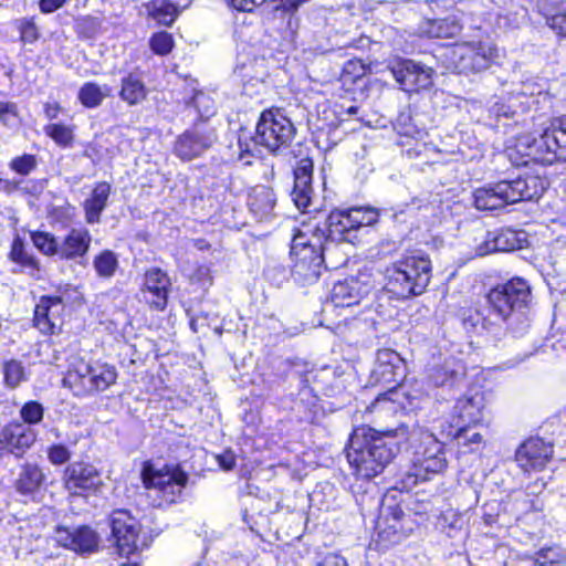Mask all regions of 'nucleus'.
Wrapping results in <instances>:
<instances>
[{"label": "nucleus", "instance_id": "22", "mask_svg": "<svg viewBox=\"0 0 566 566\" xmlns=\"http://www.w3.org/2000/svg\"><path fill=\"white\" fill-rule=\"evenodd\" d=\"M484 396L475 391L459 398L453 407L452 427L476 426L483 420Z\"/></svg>", "mask_w": 566, "mask_h": 566}, {"label": "nucleus", "instance_id": "41", "mask_svg": "<svg viewBox=\"0 0 566 566\" xmlns=\"http://www.w3.org/2000/svg\"><path fill=\"white\" fill-rule=\"evenodd\" d=\"M4 384L7 387L14 389L21 382L27 380V373L23 364L17 359L4 361L3 367Z\"/></svg>", "mask_w": 566, "mask_h": 566}, {"label": "nucleus", "instance_id": "34", "mask_svg": "<svg viewBox=\"0 0 566 566\" xmlns=\"http://www.w3.org/2000/svg\"><path fill=\"white\" fill-rule=\"evenodd\" d=\"M60 297H42L34 310V326L45 335L55 333V324L49 317V311L53 304H60Z\"/></svg>", "mask_w": 566, "mask_h": 566}, {"label": "nucleus", "instance_id": "30", "mask_svg": "<svg viewBox=\"0 0 566 566\" xmlns=\"http://www.w3.org/2000/svg\"><path fill=\"white\" fill-rule=\"evenodd\" d=\"M461 29L455 18L427 20L420 27L421 33L428 38H453L461 32Z\"/></svg>", "mask_w": 566, "mask_h": 566}, {"label": "nucleus", "instance_id": "45", "mask_svg": "<svg viewBox=\"0 0 566 566\" xmlns=\"http://www.w3.org/2000/svg\"><path fill=\"white\" fill-rule=\"evenodd\" d=\"M17 28L23 44H33L40 38V30L33 19L22 18L17 20Z\"/></svg>", "mask_w": 566, "mask_h": 566}, {"label": "nucleus", "instance_id": "36", "mask_svg": "<svg viewBox=\"0 0 566 566\" xmlns=\"http://www.w3.org/2000/svg\"><path fill=\"white\" fill-rule=\"evenodd\" d=\"M111 88L106 85L99 86L96 83H85L78 91L80 102L88 108L97 107L105 97L109 95Z\"/></svg>", "mask_w": 566, "mask_h": 566}, {"label": "nucleus", "instance_id": "25", "mask_svg": "<svg viewBox=\"0 0 566 566\" xmlns=\"http://www.w3.org/2000/svg\"><path fill=\"white\" fill-rule=\"evenodd\" d=\"M403 516L405 513L398 505H388L382 509L381 520H384V523L390 521V527L395 528L392 534L389 533L387 528H380V531L377 532L378 543L381 544L382 547L398 544L405 538L406 532L402 525Z\"/></svg>", "mask_w": 566, "mask_h": 566}, {"label": "nucleus", "instance_id": "32", "mask_svg": "<svg viewBox=\"0 0 566 566\" xmlns=\"http://www.w3.org/2000/svg\"><path fill=\"white\" fill-rule=\"evenodd\" d=\"M463 376V367L454 361H444L442 366H436L429 373V379L434 386H452Z\"/></svg>", "mask_w": 566, "mask_h": 566}, {"label": "nucleus", "instance_id": "50", "mask_svg": "<svg viewBox=\"0 0 566 566\" xmlns=\"http://www.w3.org/2000/svg\"><path fill=\"white\" fill-rule=\"evenodd\" d=\"M191 104L201 117H209L214 114V102L203 92H197L191 99Z\"/></svg>", "mask_w": 566, "mask_h": 566}, {"label": "nucleus", "instance_id": "47", "mask_svg": "<svg viewBox=\"0 0 566 566\" xmlns=\"http://www.w3.org/2000/svg\"><path fill=\"white\" fill-rule=\"evenodd\" d=\"M471 426L454 427V431H450L449 436H452L459 446H473L481 444L483 442V436L480 432L470 433Z\"/></svg>", "mask_w": 566, "mask_h": 566}, {"label": "nucleus", "instance_id": "10", "mask_svg": "<svg viewBox=\"0 0 566 566\" xmlns=\"http://www.w3.org/2000/svg\"><path fill=\"white\" fill-rule=\"evenodd\" d=\"M551 127H546L538 136L524 134L516 138L515 147L520 154L542 164L566 160V154L558 150Z\"/></svg>", "mask_w": 566, "mask_h": 566}, {"label": "nucleus", "instance_id": "48", "mask_svg": "<svg viewBox=\"0 0 566 566\" xmlns=\"http://www.w3.org/2000/svg\"><path fill=\"white\" fill-rule=\"evenodd\" d=\"M149 45L154 53L158 55H166L171 51L174 40L170 33L160 31L150 38Z\"/></svg>", "mask_w": 566, "mask_h": 566}, {"label": "nucleus", "instance_id": "59", "mask_svg": "<svg viewBox=\"0 0 566 566\" xmlns=\"http://www.w3.org/2000/svg\"><path fill=\"white\" fill-rule=\"evenodd\" d=\"M542 93V87L538 84L532 82H525L522 84L521 94L525 96H534Z\"/></svg>", "mask_w": 566, "mask_h": 566}, {"label": "nucleus", "instance_id": "26", "mask_svg": "<svg viewBox=\"0 0 566 566\" xmlns=\"http://www.w3.org/2000/svg\"><path fill=\"white\" fill-rule=\"evenodd\" d=\"M111 190V185L105 181L97 182L94 186L90 197L83 202L86 223L96 224L101 222V216L107 207Z\"/></svg>", "mask_w": 566, "mask_h": 566}, {"label": "nucleus", "instance_id": "11", "mask_svg": "<svg viewBox=\"0 0 566 566\" xmlns=\"http://www.w3.org/2000/svg\"><path fill=\"white\" fill-rule=\"evenodd\" d=\"M390 71L405 92L418 93L433 85V69L413 60H399L392 64Z\"/></svg>", "mask_w": 566, "mask_h": 566}, {"label": "nucleus", "instance_id": "3", "mask_svg": "<svg viewBox=\"0 0 566 566\" xmlns=\"http://www.w3.org/2000/svg\"><path fill=\"white\" fill-rule=\"evenodd\" d=\"M295 136V127L280 109H266L262 112L255 127V135L250 142L239 137V159L250 165V157L254 156L258 146H262L272 154L280 153L290 146Z\"/></svg>", "mask_w": 566, "mask_h": 566}, {"label": "nucleus", "instance_id": "44", "mask_svg": "<svg viewBox=\"0 0 566 566\" xmlns=\"http://www.w3.org/2000/svg\"><path fill=\"white\" fill-rule=\"evenodd\" d=\"M20 423H25L31 427L40 423L43 420L44 408L43 406L34 400L25 402L20 409Z\"/></svg>", "mask_w": 566, "mask_h": 566}, {"label": "nucleus", "instance_id": "19", "mask_svg": "<svg viewBox=\"0 0 566 566\" xmlns=\"http://www.w3.org/2000/svg\"><path fill=\"white\" fill-rule=\"evenodd\" d=\"M528 295V285H495L488 293V301L502 319H505L511 313L523 305Z\"/></svg>", "mask_w": 566, "mask_h": 566}, {"label": "nucleus", "instance_id": "46", "mask_svg": "<svg viewBox=\"0 0 566 566\" xmlns=\"http://www.w3.org/2000/svg\"><path fill=\"white\" fill-rule=\"evenodd\" d=\"M9 167L21 176H28L38 167V159L35 155L24 154L22 156L14 157L9 163Z\"/></svg>", "mask_w": 566, "mask_h": 566}, {"label": "nucleus", "instance_id": "31", "mask_svg": "<svg viewBox=\"0 0 566 566\" xmlns=\"http://www.w3.org/2000/svg\"><path fill=\"white\" fill-rule=\"evenodd\" d=\"M147 96L143 80L135 73H128L122 78L119 97L129 105H137Z\"/></svg>", "mask_w": 566, "mask_h": 566}, {"label": "nucleus", "instance_id": "8", "mask_svg": "<svg viewBox=\"0 0 566 566\" xmlns=\"http://www.w3.org/2000/svg\"><path fill=\"white\" fill-rule=\"evenodd\" d=\"M143 482L147 489L157 490L167 503L176 502L188 482V474L179 467L155 470L147 467L142 473Z\"/></svg>", "mask_w": 566, "mask_h": 566}, {"label": "nucleus", "instance_id": "14", "mask_svg": "<svg viewBox=\"0 0 566 566\" xmlns=\"http://www.w3.org/2000/svg\"><path fill=\"white\" fill-rule=\"evenodd\" d=\"M213 129L196 125L179 135L174 145V154L184 161L202 156L216 142Z\"/></svg>", "mask_w": 566, "mask_h": 566}, {"label": "nucleus", "instance_id": "60", "mask_svg": "<svg viewBox=\"0 0 566 566\" xmlns=\"http://www.w3.org/2000/svg\"><path fill=\"white\" fill-rule=\"evenodd\" d=\"M322 566H347L344 557L333 554L325 557Z\"/></svg>", "mask_w": 566, "mask_h": 566}, {"label": "nucleus", "instance_id": "18", "mask_svg": "<svg viewBox=\"0 0 566 566\" xmlns=\"http://www.w3.org/2000/svg\"><path fill=\"white\" fill-rule=\"evenodd\" d=\"M64 486L72 495H83L101 484V476L94 465L83 462L70 464L63 475Z\"/></svg>", "mask_w": 566, "mask_h": 566}, {"label": "nucleus", "instance_id": "43", "mask_svg": "<svg viewBox=\"0 0 566 566\" xmlns=\"http://www.w3.org/2000/svg\"><path fill=\"white\" fill-rule=\"evenodd\" d=\"M167 290L165 285H145L142 289V295L153 308L163 311L167 305Z\"/></svg>", "mask_w": 566, "mask_h": 566}, {"label": "nucleus", "instance_id": "16", "mask_svg": "<svg viewBox=\"0 0 566 566\" xmlns=\"http://www.w3.org/2000/svg\"><path fill=\"white\" fill-rule=\"evenodd\" d=\"M479 239L475 245V255L484 256L492 252H509L523 248L526 241L524 233L511 229H502L497 231H485L479 229Z\"/></svg>", "mask_w": 566, "mask_h": 566}, {"label": "nucleus", "instance_id": "21", "mask_svg": "<svg viewBox=\"0 0 566 566\" xmlns=\"http://www.w3.org/2000/svg\"><path fill=\"white\" fill-rule=\"evenodd\" d=\"M403 375V359L397 352L389 348H382L377 352L376 366L373 370V377L376 381L387 385L398 384Z\"/></svg>", "mask_w": 566, "mask_h": 566}, {"label": "nucleus", "instance_id": "54", "mask_svg": "<svg viewBox=\"0 0 566 566\" xmlns=\"http://www.w3.org/2000/svg\"><path fill=\"white\" fill-rule=\"evenodd\" d=\"M217 461L223 470L230 471L235 467V454L231 450H226L217 455Z\"/></svg>", "mask_w": 566, "mask_h": 566}, {"label": "nucleus", "instance_id": "29", "mask_svg": "<svg viewBox=\"0 0 566 566\" xmlns=\"http://www.w3.org/2000/svg\"><path fill=\"white\" fill-rule=\"evenodd\" d=\"M143 7L148 18L166 27H170L180 13L178 7L168 0H151Z\"/></svg>", "mask_w": 566, "mask_h": 566}, {"label": "nucleus", "instance_id": "35", "mask_svg": "<svg viewBox=\"0 0 566 566\" xmlns=\"http://www.w3.org/2000/svg\"><path fill=\"white\" fill-rule=\"evenodd\" d=\"M10 258L13 262L20 264L25 271H28L32 277L41 280V276L39 275L40 269L38 266V261L25 251L23 241L19 237H17L12 242Z\"/></svg>", "mask_w": 566, "mask_h": 566}, {"label": "nucleus", "instance_id": "17", "mask_svg": "<svg viewBox=\"0 0 566 566\" xmlns=\"http://www.w3.org/2000/svg\"><path fill=\"white\" fill-rule=\"evenodd\" d=\"M36 431L20 423V421H11L0 430V450L21 458L36 441Z\"/></svg>", "mask_w": 566, "mask_h": 566}, {"label": "nucleus", "instance_id": "13", "mask_svg": "<svg viewBox=\"0 0 566 566\" xmlns=\"http://www.w3.org/2000/svg\"><path fill=\"white\" fill-rule=\"evenodd\" d=\"M109 521L119 555L129 556L135 553L140 532L138 520L127 510L118 509L112 512Z\"/></svg>", "mask_w": 566, "mask_h": 566}, {"label": "nucleus", "instance_id": "62", "mask_svg": "<svg viewBox=\"0 0 566 566\" xmlns=\"http://www.w3.org/2000/svg\"><path fill=\"white\" fill-rule=\"evenodd\" d=\"M12 189H13V186L10 180L0 178V192L4 191V192L9 193L12 191Z\"/></svg>", "mask_w": 566, "mask_h": 566}, {"label": "nucleus", "instance_id": "9", "mask_svg": "<svg viewBox=\"0 0 566 566\" xmlns=\"http://www.w3.org/2000/svg\"><path fill=\"white\" fill-rule=\"evenodd\" d=\"M377 218V211L371 208L354 207L347 210H334L327 218L329 235H337L338 240L350 242L353 231L371 226Z\"/></svg>", "mask_w": 566, "mask_h": 566}, {"label": "nucleus", "instance_id": "24", "mask_svg": "<svg viewBox=\"0 0 566 566\" xmlns=\"http://www.w3.org/2000/svg\"><path fill=\"white\" fill-rule=\"evenodd\" d=\"M313 161L311 159L300 160L294 170V188L292 197L300 209L310 206L313 188H312Z\"/></svg>", "mask_w": 566, "mask_h": 566}, {"label": "nucleus", "instance_id": "2", "mask_svg": "<svg viewBox=\"0 0 566 566\" xmlns=\"http://www.w3.org/2000/svg\"><path fill=\"white\" fill-rule=\"evenodd\" d=\"M545 186L538 176L526 175L511 180L489 184L473 191V203L479 210H495L520 201L538 199Z\"/></svg>", "mask_w": 566, "mask_h": 566}, {"label": "nucleus", "instance_id": "39", "mask_svg": "<svg viewBox=\"0 0 566 566\" xmlns=\"http://www.w3.org/2000/svg\"><path fill=\"white\" fill-rule=\"evenodd\" d=\"M31 240L34 247L44 255H57L60 258V241L53 234L44 231H33L31 232Z\"/></svg>", "mask_w": 566, "mask_h": 566}, {"label": "nucleus", "instance_id": "27", "mask_svg": "<svg viewBox=\"0 0 566 566\" xmlns=\"http://www.w3.org/2000/svg\"><path fill=\"white\" fill-rule=\"evenodd\" d=\"M45 474L36 463L25 462L20 467L14 488L22 495H31L40 490Z\"/></svg>", "mask_w": 566, "mask_h": 566}, {"label": "nucleus", "instance_id": "6", "mask_svg": "<svg viewBox=\"0 0 566 566\" xmlns=\"http://www.w3.org/2000/svg\"><path fill=\"white\" fill-rule=\"evenodd\" d=\"M116 370L107 364L95 363L94 365L78 359L69 370L64 381L76 388V395H86L95 391H103L115 384Z\"/></svg>", "mask_w": 566, "mask_h": 566}, {"label": "nucleus", "instance_id": "7", "mask_svg": "<svg viewBox=\"0 0 566 566\" xmlns=\"http://www.w3.org/2000/svg\"><path fill=\"white\" fill-rule=\"evenodd\" d=\"M327 249H322L319 244H314L307 234L302 231L294 234L291 243V254L296 258L295 273L305 281L318 280L322 263L324 262L323 252Z\"/></svg>", "mask_w": 566, "mask_h": 566}, {"label": "nucleus", "instance_id": "51", "mask_svg": "<svg viewBox=\"0 0 566 566\" xmlns=\"http://www.w3.org/2000/svg\"><path fill=\"white\" fill-rule=\"evenodd\" d=\"M1 123L10 128L18 127L20 118L17 111V105L13 103H4L0 109Z\"/></svg>", "mask_w": 566, "mask_h": 566}, {"label": "nucleus", "instance_id": "58", "mask_svg": "<svg viewBox=\"0 0 566 566\" xmlns=\"http://www.w3.org/2000/svg\"><path fill=\"white\" fill-rule=\"evenodd\" d=\"M402 287V292L399 293L401 297H408L410 295H419L424 292L426 285H400Z\"/></svg>", "mask_w": 566, "mask_h": 566}, {"label": "nucleus", "instance_id": "42", "mask_svg": "<svg viewBox=\"0 0 566 566\" xmlns=\"http://www.w3.org/2000/svg\"><path fill=\"white\" fill-rule=\"evenodd\" d=\"M117 266V256L111 250H104L94 259V268L102 277L109 279L115 273Z\"/></svg>", "mask_w": 566, "mask_h": 566}, {"label": "nucleus", "instance_id": "57", "mask_svg": "<svg viewBox=\"0 0 566 566\" xmlns=\"http://www.w3.org/2000/svg\"><path fill=\"white\" fill-rule=\"evenodd\" d=\"M147 283H163L167 277L166 273L158 268H153L146 271Z\"/></svg>", "mask_w": 566, "mask_h": 566}, {"label": "nucleus", "instance_id": "28", "mask_svg": "<svg viewBox=\"0 0 566 566\" xmlns=\"http://www.w3.org/2000/svg\"><path fill=\"white\" fill-rule=\"evenodd\" d=\"M276 202L273 190L265 186H256L252 189L248 205L251 212L262 220L272 213Z\"/></svg>", "mask_w": 566, "mask_h": 566}, {"label": "nucleus", "instance_id": "4", "mask_svg": "<svg viewBox=\"0 0 566 566\" xmlns=\"http://www.w3.org/2000/svg\"><path fill=\"white\" fill-rule=\"evenodd\" d=\"M447 468V459L442 443L429 432L420 433V444L412 459V467L406 472L402 483L412 488L419 482L431 479Z\"/></svg>", "mask_w": 566, "mask_h": 566}, {"label": "nucleus", "instance_id": "55", "mask_svg": "<svg viewBox=\"0 0 566 566\" xmlns=\"http://www.w3.org/2000/svg\"><path fill=\"white\" fill-rule=\"evenodd\" d=\"M229 6L238 11L250 12L256 4L263 3L265 0H227Z\"/></svg>", "mask_w": 566, "mask_h": 566}, {"label": "nucleus", "instance_id": "33", "mask_svg": "<svg viewBox=\"0 0 566 566\" xmlns=\"http://www.w3.org/2000/svg\"><path fill=\"white\" fill-rule=\"evenodd\" d=\"M547 25L566 40V9L560 3L545 2L541 6Z\"/></svg>", "mask_w": 566, "mask_h": 566}, {"label": "nucleus", "instance_id": "49", "mask_svg": "<svg viewBox=\"0 0 566 566\" xmlns=\"http://www.w3.org/2000/svg\"><path fill=\"white\" fill-rule=\"evenodd\" d=\"M549 127L554 134L559 153L566 154V116L554 118Z\"/></svg>", "mask_w": 566, "mask_h": 566}, {"label": "nucleus", "instance_id": "12", "mask_svg": "<svg viewBox=\"0 0 566 566\" xmlns=\"http://www.w3.org/2000/svg\"><path fill=\"white\" fill-rule=\"evenodd\" d=\"M385 279L394 283H429L431 262L423 255H409L385 270Z\"/></svg>", "mask_w": 566, "mask_h": 566}, {"label": "nucleus", "instance_id": "40", "mask_svg": "<svg viewBox=\"0 0 566 566\" xmlns=\"http://www.w3.org/2000/svg\"><path fill=\"white\" fill-rule=\"evenodd\" d=\"M44 133L51 137L60 147H72L74 142V129L61 123L49 124L44 127Z\"/></svg>", "mask_w": 566, "mask_h": 566}, {"label": "nucleus", "instance_id": "37", "mask_svg": "<svg viewBox=\"0 0 566 566\" xmlns=\"http://www.w3.org/2000/svg\"><path fill=\"white\" fill-rule=\"evenodd\" d=\"M360 298L361 293L357 285H333L331 291V301L337 307L353 306L358 304Z\"/></svg>", "mask_w": 566, "mask_h": 566}, {"label": "nucleus", "instance_id": "15", "mask_svg": "<svg viewBox=\"0 0 566 566\" xmlns=\"http://www.w3.org/2000/svg\"><path fill=\"white\" fill-rule=\"evenodd\" d=\"M53 538L60 546L80 555L95 553L99 545L98 534L87 525L75 527L59 525L54 530Z\"/></svg>", "mask_w": 566, "mask_h": 566}, {"label": "nucleus", "instance_id": "64", "mask_svg": "<svg viewBox=\"0 0 566 566\" xmlns=\"http://www.w3.org/2000/svg\"><path fill=\"white\" fill-rule=\"evenodd\" d=\"M390 524H391L390 521L388 523H384V520H381L377 526L378 532L380 531V528H387V530H389V533L392 534L395 528H391Z\"/></svg>", "mask_w": 566, "mask_h": 566}, {"label": "nucleus", "instance_id": "56", "mask_svg": "<svg viewBox=\"0 0 566 566\" xmlns=\"http://www.w3.org/2000/svg\"><path fill=\"white\" fill-rule=\"evenodd\" d=\"M66 0H40L39 8L42 13H52L65 4Z\"/></svg>", "mask_w": 566, "mask_h": 566}, {"label": "nucleus", "instance_id": "61", "mask_svg": "<svg viewBox=\"0 0 566 566\" xmlns=\"http://www.w3.org/2000/svg\"><path fill=\"white\" fill-rule=\"evenodd\" d=\"M44 112L49 119H54L60 113V106L59 104H45Z\"/></svg>", "mask_w": 566, "mask_h": 566}, {"label": "nucleus", "instance_id": "63", "mask_svg": "<svg viewBox=\"0 0 566 566\" xmlns=\"http://www.w3.org/2000/svg\"><path fill=\"white\" fill-rule=\"evenodd\" d=\"M395 392L396 391L394 390V388H390L388 391L379 394L378 397L376 398V402H380L382 400H394L391 398V395H394Z\"/></svg>", "mask_w": 566, "mask_h": 566}, {"label": "nucleus", "instance_id": "23", "mask_svg": "<svg viewBox=\"0 0 566 566\" xmlns=\"http://www.w3.org/2000/svg\"><path fill=\"white\" fill-rule=\"evenodd\" d=\"M92 235L85 228H72L60 241V259L77 260L84 258L91 245Z\"/></svg>", "mask_w": 566, "mask_h": 566}, {"label": "nucleus", "instance_id": "52", "mask_svg": "<svg viewBox=\"0 0 566 566\" xmlns=\"http://www.w3.org/2000/svg\"><path fill=\"white\" fill-rule=\"evenodd\" d=\"M365 75V65L360 60H349L343 67L344 81H355Z\"/></svg>", "mask_w": 566, "mask_h": 566}, {"label": "nucleus", "instance_id": "53", "mask_svg": "<svg viewBox=\"0 0 566 566\" xmlns=\"http://www.w3.org/2000/svg\"><path fill=\"white\" fill-rule=\"evenodd\" d=\"M48 458L52 464L61 465L70 460L71 452L63 444H54L49 448Z\"/></svg>", "mask_w": 566, "mask_h": 566}, {"label": "nucleus", "instance_id": "38", "mask_svg": "<svg viewBox=\"0 0 566 566\" xmlns=\"http://www.w3.org/2000/svg\"><path fill=\"white\" fill-rule=\"evenodd\" d=\"M535 565L539 566H564L566 563V554L558 546L544 547L535 555L530 556Z\"/></svg>", "mask_w": 566, "mask_h": 566}, {"label": "nucleus", "instance_id": "20", "mask_svg": "<svg viewBox=\"0 0 566 566\" xmlns=\"http://www.w3.org/2000/svg\"><path fill=\"white\" fill-rule=\"evenodd\" d=\"M553 454V446L541 438H530L516 450L515 460L524 471L543 469Z\"/></svg>", "mask_w": 566, "mask_h": 566}, {"label": "nucleus", "instance_id": "5", "mask_svg": "<svg viewBox=\"0 0 566 566\" xmlns=\"http://www.w3.org/2000/svg\"><path fill=\"white\" fill-rule=\"evenodd\" d=\"M497 49L490 42L464 41L455 43L449 60L454 72L475 74L488 70L496 57Z\"/></svg>", "mask_w": 566, "mask_h": 566}, {"label": "nucleus", "instance_id": "1", "mask_svg": "<svg viewBox=\"0 0 566 566\" xmlns=\"http://www.w3.org/2000/svg\"><path fill=\"white\" fill-rule=\"evenodd\" d=\"M406 427L378 431L368 426L354 429L346 447V458L354 473L361 479H373L385 470L398 451L395 438L405 437Z\"/></svg>", "mask_w": 566, "mask_h": 566}]
</instances>
